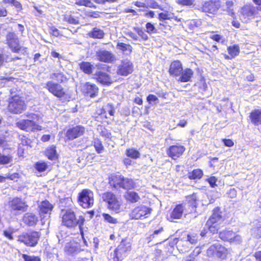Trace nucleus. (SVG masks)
Wrapping results in <instances>:
<instances>
[{
    "label": "nucleus",
    "instance_id": "f257e3e1",
    "mask_svg": "<svg viewBox=\"0 0 261 261\" xmlns=\"http://www.w3.org/2000/svg\"><path fill=\"white\" fill-rule=\"evenodd\" d=\"M62 223L67 227H74L79 226L82 231V226L85 222L84 218L82 216L76 217L75 215L71 210H62Z\"/></svg>",
    "mask_w": 261,
    "mask_h": 261
},
{
    "label": "nucleus",
    "instance_id": "f03ea898",
    "mask_svg": "<svg viewBox=\"0 0 261 261\" xmlns=\"http://www.w3.org/2000/svg\"><path fill=\"white\" fill-rule=\"evenodd\" d=\"M209 261H222L227 255L226 248L219 243L210 246L206 251Z\"/></svg>",
    "mask_w": 261,
    "mask_h": 261
},
{
    "label": "nucleus",
    "instance_id": "7ed1b4c3",
    "mask_svg": "<svg viewBox=\"0 0 261 261\" xmlns=\"http://www.w3.org/2000/svg\"><path fill=\"white\" fill-rule=\"evenodd\" d=\"M101 197L103 201L107 203V207L117 213L121 210V202L116 196L111 192H107L102 194Z\"/></svg>",
    "mask_w": 261,
    "mask_h": 261
},
{
    "label": "nucleus",
    "instance_id": "20e7f679",
    "mask_svg": "<svg viewBox=\"0 0 261 261\" xmlns=\"http://www.w3.org/2000/svg\"><path fill=\"white\" fill-rule=\"evenodd\" d=\"M111 184L115 188H121L127 190L135 187V183L132 179L119 175L112 177Z\"/></svg>",
    "mask_w": 261,
    "mask_h": 261
},
{
    "label": "nucleus",
    "instance_id": "39448f33",
    "mask_svg": "<svg viewBox=\"0 0 261 261\" xmlns=\"http://www.w3.org/2000/svg\"><path fill=\"white\" fill-rule=\"evenodd\" d=\"M78 203L84 208H89L94 204V194L88 189L83 190L78 196Z\"/></svg>",
    "mask_w": 261,
    "mask_h": 261
},
{
    "label": "nucleus",
    "instance_id": "423d86ee",
    "mask_svg": "<svg viewBox=\"0 0 261 261\" xmlns=\"http://www.w3.org/2000/svg\"><path fill=\"white\" fill-rule=\"evenodd\" d=\"M130 249L131 245L130 242L126 240H123L113 253H111V257L114 261L121 260Z\"/></svg>",
    "mask_w": 261,
    "mask_h": 261
},
{
    "label": "nucleus",
    "instance_id": "0eeeda50",
    "mask_svg": "<svg viewBox=\"0 0 261 261\" xmlns=\"http://www.w3.org/2000/svg\"><path fill=\"white\" fill-rule=\"evenodd\" d=\"M8 207L11 212H14L17 215L26 212L29 206L24 200L18 197H15L9 201Z\"/></svg>",
    "mask_w": 261,
    "mask_h": 261
},
{
    "label": "nucleus",
    "instance_id": "6e6552de",
    "mask_svg": "<svg viewBox=\"0 0 261 261\" xmlns=\"http://www.w3.org/2000/svg\"><path fill=\"white\" fill-rule=\"evenodd\" d=\"M26 105L23 99L18 95H15L9 99L8 110L14 114L21 113L25 109Z\"/></svg>",
    "mask_w": 261,
    "mask_h": 261
},
{
    "label": "nucleus",
    "instance_id": "1a4fd4ad",
    "mask_svg": "<svg viewBox=\"0 0 261 261\" xmlns=\"http://www.w3.org/2000/svg\"><path fill=\"white\" fill-rule=\"evenodd\" d=\"M40 234L39 232L32 231L19 236L18 241L29 247H35L38 243Z\"/></svg>",
    "mask_w": 261,
    "mask_h": 261
},
{
    "label": "nucleus",
    "instance_id": "9d476101",
    "mask_svg": "<svg viewBox=\"0 0 261 261\" xmlns=\"http://www.w3.org/2000/svg\"><path fill=\"white\" fill-rule=\"evenodd\" d=\"M152 210L144 205H140L135 207L132 211L130 216L134 219H142L147 218Z\"/></svg>",
    "mask_w": 261,
    "mask_h": 261
},
{
    "label": "nucleus",
    "instance_id": "9b49d317",
    "mask_svg": "<svg viewBox=\"0 0 261 261\" xmlns=\"http://www.w3.org/2000/svg\"><path fill=\"white\" fill-rule=\"evenodd\" d=\"M44 87L57 97L61 98L66 94L64 88L59 84L56 83L53 81L47 82Z\"/></svg>",
    "mask_w": 261,
    "mask_h": 261
},
{
    "label": "nucleus",
    "instance_id": "f8f14e48",
    "mask_svg": "<svg viewBox=\"0 0 261 261\" xmlns=\"http://www.w3.org/2000/svg\"><path fill=\"white\" fill-rule=\"evenodd\" d=\"M219 237L223 241H229L235 244H240L242 242L241 236L229 230L221 231L219 233Z\"/></svg>",
    "mask_w": 261,
    "mask_h": 261
},
{
    "label": "nucleus",
    "instance_id": "ddd939ff",
    "mask_svg": "<svg viewBox=\"0 0 261 261\" xmlns=\"http://www.w3.org/2000/svg\"><path fill=\"white\" fill-rule=\"evenodd\" d=\"M221 7V3L217 0H210L205 2L201 7L203 12L215 14Z\"/></svg>",
    "mask_w": 261,
    "mask_h": 261
},
{
    "label": "nucleus",
    "instance_id": "4468645a",
    "mask_svg": "<svg viewBox=\"0 0 261 261\" xmlns=\"http://www.w3.org/2000/svg\"><path fill=\"white\" fill-rule=\"evenodd\" d=\"M16 125L20 129L28 132L34 131L36 129H40V126L36 123V122H33L29 119H21L18 121Z\"/></svg>",
    "mask_w": 261,
    "mask_h": 261
},
{
    "label": "nucleus",
    "instance_id": "2eb2a0df",
    "mask_svg": "<svg viewBox=\"0 0 261 261\" xmlns=\"http://www.w3.org/2000/svg\"><path fill=\"white\" fill-rule=\"evenodd\" d=\"M95 56L98 61L106 63H111L115 60L114 55L111 51L103 49L97 50Z\"/></svg>",
    "mask_w": 261,
    "mask_h": 261
},
{
    "label": "nucleus",
    "instance_id": "dca6fc26",
    "mask_svg": "<svg viewBox=\"0 0 261 261\" xmlns=\"http://www.w3.org/2000/svg\"><path fill=\"white\" fill-rule=\"evenodd\" d=\"M133 68V65L129 60L127 59L124 60L118 66L117 73L120 75L127 76L128 74L132 73Z\"/></svg>",
    "mask_w": 261,
    "mask_h": 261
},
{
    "label": "nucleus",
    "instance_id": "f3484780",
    "mask_svg": "<svg viewBox=\"0 0 261 261\" xmlns=\"http://www.w3.org/2000/svg\"><path fill=\"white\" fill-rule=\"evenodd\" d=\"M85 128L81 125H77L67 130L66 137L68 140H73L83 135Z\"/></svg>",
    "mask_w": 261,
    "mask_h": 261
},
{
    "label": "nucleus",
    "instance_id": "a211bd4d",
    "mask_svg": "<svg viewBox=\"0 0 261 261\" xmlns=\"http://www.w3.org/2000/svg\"><path fill=\"white\" fill-rule=\"evenodd\" d=\"M81 90L87 95L93 97L97 94L98 88L95 84L87 82L82 84Z\"/></svg>",
    "mask_w": 261,
    "mask_h": 261
},
{
    "label": "nucleus",
    "instance_id": "6ab92c4d",
    "mask_svg": "<svg viewBox=\"0 0 261 261\" xmlns=\"http://www.w3.org/2000/svg\"><path fill=\"white\" fill-rule=\"evenodd\" d=\"M185 150L184 146L181 145L171 146L168 151V155L173 159L175 160L180 156Z\"/></svg>",
    "mask_w": 261,
    "mask_h": 261
},
{
    "label": "nucleus",
    "instance_id": "aec40b11",
    "mask_svg": "<svg viewBox=\"0 0 261 261\" xmlns=\"http://www.w3.org/2000/svg\"><path fill=\"white\" fill-rule=\"evenodd\" d=\"M94 76V78L103 85H109L112 82L109 75L106 72L98 71L95 73Z\"/></svg>",
    "mask_w": 261,
    "mask_h": 261
},
{
    "label": "nucleus",
    "instance_id": "412c9836",
    "mask_svg": "<svg viewBox=\"0 0 261 261\" xmlns=\"http://www.w3.org/2000/svg\"><path fill=\"white\" fill-rule=\"evenodd\" d=\"M81 251L79 244L76 243H67L65 247V251L67 255H74Z\"/></svg>",
    "mask_w": 261,
    "mask_h": 261
},
{
    "label": "nucleus",
    "instance_id": "4be33fe9",
    "mask_svg": "<svg viewBox=\"0 0 261 261\" xmlns=\"http://www.w3.org/2000/svg\"><path fill=\"white\" fill-rule=\"evenodd\" d=\"M18 42V38L15 35L11 34L8 36V45L14 52H18L20 49Z\"/></svg>",
    "mask_w": 261,
    "mask_h": 261
},
{
    "label": "nucleus",
    "instance_id": "5701e85b",
    "mask_svg": "<svg viewBox=\"0 0 261 261\" xmlns=\"http://www.w3.org/2000/svg\"><path fill=\"white\" fill-rule=\"evenodd\" d=\"M23 222L30 226H33L38 222V218L37 216L32 213H27L24 214L23 217Z\"/></svg>",
    "mask_w": 261,
    "mask_h": 261
},
{
    "label": "nucleus",
    "instance_id": "b1692460",
    "mask_svg": "<svg viewBox=\"0 0 261 261\" xmlns=\"http://www.w3.org/2000/svg\"><path fill=\"white\" fill-rule=\"evenodd\" d=\"M182 71V65L179 61H175L171 64L169 71L171 75L174 76L179 75Z\"/></svg>",
    "mask_w": 261,
    "mask_h": 261
},
{
    "label": "nucleus",
    "instance_id": "393cba45",
    "mask_svg": "<svg viewBox=\"0 0 261 261\" xmlns=\"http://www.w3.org/2000/svg\"><path fill=\"white\" fill-rule=\"evenodd\" d=\"M53 208V206L48 201H43L39 205V212L40 217L43 214H50Z\"/></svg>",
    "mask_w": 261,
    "mask_h": 261
},
{
    "label": "nucleus",
    "instance_id": "a878e982",
    "mask_svg": "<svg viewBox=\"0 0 261 261\" xmlns=\"http://www.w3.org/2000/svg\"><path fill=\"white\" fill-rule=\"evenodd\" d=\"M222 220L221 212L220 209L216 208L213 210V213L210 217L209 219L207 221L208 224L211 222H214L217 223H220Z\"/></svg>",
    "mask_w": 261,
    "mask_h": 261
},
{
    "label": "nucleus",
    "instance_id": "bb28decb",
    "mask_svg": "<svg viewBox=\"0 0 261 261\" xmlns=\"http://www.w3.org/2000/svg\"><path fill=\"white\" fill-rule=\"evenodd\" d=\"M180 74L181 76L178 81L181 82H187L190 81L193 75V71L190 68H186L184 70H182Z\"/></svg>",
    "mask_w": 261,
    "mask_h": 261
},
{
    "label": "nucleus",
    "instance_id": "cd10ccee",
    "mask_svg": "<svg viewBox=\"0 0 261 261\" xmlns=\"http://www.w3.org/2000/svg\"><path fill=\"white\" fill-rule=\"evenodd\" d=\"M251 122L255 125L261 123V111L255 110L250 114Z\"/></svg>",
    "mask_w": 261,
    "mask_h": 261
},
{
    "label": "nucleus",
    "instance_id": "c85d7f7f",
    "mask_svg": "<svg viewBox=\"0 0 261 261\" xmlns=\"http://www.w3.org/2000/svg\"><path fill=\"white\" fill-rule=\"evenodd\" d=\"M125 198L127 201L131 203L137 202L140 199L138 194L134 191L127 192L125 195Z\"/></svg>",
    "mask_w": 261,
    "mask_h": 261
},
{
    "label": "nucleus",
    "instance_id": "c756f323",
    "mask_svg": "<svg viewBox=\"0 0 261 261\" xmlns=\"http://www.w3.org/2000/svg\"><path fill=\"white\" fill-rule=\"evenodd\" d=\"M255 11L256 9L253 6L247 5L242 8L241 13L246 17H250L254 14Z\"/></svg>",
    "mask_w": 261,
    "mask_h": 261
},
{
    "label": "nucleus",
    "instance_id": "7c9ffc66",
    "mask_svg": "<svg viewBox=\"0 0 261 261\" xmlns=\"http://www.w3.org/2000/svg\"><path fill=\"white\" fill-rule=\"evenodd\" d=\"M80 68L86 74H91L92 71L95 69L93 65L87 62H82L80 64Z\"/></svg>",
    "mask_w": 261,
    "mask_h": 261
},
{
    "label": "nucleus",
    "instance_id": "2f4dec72",
    "mask_svg": "<svg viewBox=\"0 0 261 261\" xmlns=\"http://www.w3.org/2000/svg\"><path fill=\"white\" fill-rule=\"evenodd\" d=\"M230 57L228 56H226V59H232L238 56L240 53V47L238 45H234L228 47L227 48Z\"/></svg>",
    "mask_w": 261,
    "mask_h": 261
},
{
    "label": "nucleus",
    "instance_id": "473e14b6",
    "mask_svg": "<svg viewBox=\"0 0 261 261\" xmlns=\"http://www.w3.org/2000/svg\"><path fill=\"white\" fill-rule=\"evenodd\" d=\"M184 212L182 204L177 205L172 211L171 217L174 219H179L181 217Z\"/></svg>",
    "mask_w": 261,
    "mask_h": 261
},
{
    "label": "nucleus",
    "instance_id": "72a5a7b5",
    "mask_svg": "<svg viewBox=\"0 0 261 261\" xmlns=\"http://www.w3.org/2000/svg\"><path fill=\"white\" fill-rule=\"evenodd\" d=\"M50 78L53 80L57 81L58 82L62 83L67 79L66 76L60 71H57L50 75Z\"/></svg>",
    "mask_w": 261,
    "mask_h": 261
},
{
    "label": "nucleus",
    "instance_id": "f704fd0d",
    "mask_svg": "<svg viewBox=\"0 0 261 261\" xmlns=\"http://www.w3.org/2000/svg\"><path fill=\"white\" fill-rule=\"evenodd\" d=\"M117 48L126 54H130L132 51V46L122 42H119L117 44Z\"/></svg>",
    "mask_w": 261,
    "mask_h": 261
},
{
    "label": "nucleus",
    "instance_id": "c9c22d12",
    "mask_svg": "<svg viewBox=\"0 0 261 261\" xmlns=\"http://www.w3.org/2000/svg\"><path fill=\"white\" fill-rule=\"evenodd\" d=\"M89 35L90 37L93 38L101 39L104 36L103 31L97 28H95L93 30L89 33Z\"/></svg>",
    "mask_w": 261,
    "mask_h": 261
},
{
    "label": "nucleus",
    "instance_id": "e433bc0d",
    "mask_svg": "<svg viewBox=\"0 0 261 261\" xmlns=\"http://www.w3.org/2000/svg\"><path fill=\"white\" fill-rule=\"evenodd\" d=\"M46 154L48 158L51 160H56L57 158V153L55 146L48 147L46 151Z\"/></svg>",
    "mask_w": 261,
    "mask_h": 261
},
{
    "label": "nucleus",
    "instance_id": "4c0bfd02",
    "mask_svg": "<svg viewBox=\"0 0 261 261\" xmlns=\"http://www.w3.org/2000/svg\"><path fill=\"white\" fill-rule=\"evenodd\" d=\"M205 227L213 234L217 233L220 228L219 223L211 222L208 224L207 221L205 224Z\"/></svg>",
    "mask_w": 261,
    "mask_h": 261
},
{
    "label": "nucleus",
    "instance_id": "58836bf2",
    "mask_svg": "<svg viewBox=\"0 0 261 261\" xmlns=\"http://www.w3.org/2000/svg\"><path fill=\"white\" fill-rule=\"evenodd\" d=\"M125 154L127 156L133 159H137L140 156V153L139 151L133 148L126 149Z\"/></svg>",
    "mask_w": 261,
    "mask_h": 261
},
{
    "label": "nucleus",
    "instance_id": "ea45409f",
    "mask_svg": "<svg viewBox=\"0 0 261 261\" xmlns=\"http://www.w3.org/2000/svg\"><path fill=\"white\" fill-rule=\"evenodd\" d=\"M101 215L103 218L104 221L107 223L111 224H116L118 223L116 218L113 217L109 214L102 213Z\"/></svg>",
    "mask_w": 261,
    "mask_h": 261
},
{
    "label": "nucleus",
    "instance_id": "a19ab883",
    "mask_svg": "<svg viewBox=\"0 0 261 261\" xmlns=\"http://www.w3.org/2000/svg\"><path fill=\"white\" fill-rule=\"evenodd\" d=\"M203 175L202 171L200 169L194 170L192 172L188 173V177L190 179H195L200 178Z\"/></svg>",
    "mask_w": 261,
    "mask_h": 261
},
{
    "label": "nucleus",
    "instance_id": "79ce46f5",
    "mask_svg": "<svg viewBox=\"0 0 261 261\" xmlns=\"http://www.w3.org/2000/svg\"><path fill=\"white\" fill-rule=\"evenodd\" d=\"M63 20L72 24H77L79 21L77 18L74 17L71 15L65 14L64 15Z\"/></svg>",
    "mask_w": 261,
    "mask_h": 261
},
{
    "label": "nucleus",
    "instance_id": "37998d69",
    "mask_svg": "<svg viewBox=\"0 0 261 261\" xmlns=\"http://www.w3.org/2000/svg\"><path fill=\"white\" fill-rule=\"evenodd\" d=\"M197 198L195 195H192L188 196L187 198V201L188 202V204L191 206L192 208L196 207L197 205Z\"/></svg>",
    "mask_w": 261,
    "mask_h": 261
},
{
    "label": "nucleus",
    "instance_id": "c03bdc74",
    "mask_svg": "<svg viewBox=\"0 0 261 261\" xmlns=\"http://www.w3.org/2000/svg\"><path fill=\"white\" fill-rule=\"evenodd\" d=\"M75 4L79 6H84L90 8L95 7L93 3L90 0H77L75 2Z\"/></svg>",
    "mask_w": 261,
    "mask_h": 261
},
{
    "label": "nucleus",
    "instance_id": "a18cd8bd",
    "mask_svg": "<svg viewBox=\"0 0 261 261\" xmlns=\"http://www.w3.org/2000/svg\"><path fill=\"white\" fill-rule=\"evenodd\" d=\"M233 7V2L232 1H227L225 5L223 6V10L227 11L229 15H232L234 13L232 7Z\"/></svg>",
    "mask_w": 261,
    "mask_h": 261
},
{
    "label": "nucleus",
    "instance_id": "49530a36",
    "mask_svg": "<svg viewBox=\"0 0 261 261\" xmlns=\"http://www.w3.org/2000/svg\"><path fill=\"white\" fill-rule=\"evenodd\" d=\"M36 169L39 172L44 171L47 168V165L45 162H38L35 164Z\"/></svg>",
    "mask_w": 261,
    "mask_h": 261
},
{
    "label": "nucleus",
    "instance_id": "de8ad7c7",
    "mask_svg": "<svg viewBox=\"0 0 261 261\" xmlns=\"http://www.w3.org/2000/svg\"><path fill=\"white\" fill-rule=\"evenodd\" d=\"M12 161V157L10 155H4L0 153V164H6Z\"/></svg>",
    "mask_w": 261,
    "mask_h": 261
},
{
    "label": "nucleus",
    "instance_id": "09e8293b",
    "mask_svg": "<svg viewBox=\"0 0 261 261\" xmlns=\"http://www.w3.org/2000/svg\"><path fill=\"white\" fill-rule=\"evenodd\" d=\"M201 252L200 249L199 248H196L192 252L189 256L187 257V259L186 261H194L195 258L196 256H197Z\"/></svg>",
    "mask_w": 261,
    "mask_h": 261
},
{
    "label": "nucleus",
    "instance_id": "8fccbe9b",
    "mask_svg": "<svg viewBox=\"0 0 261 261\" xmlns=\"http://www.w3.org/2000/svg\"><path fill=\"white\" fill-rule=\"evenodd\" d=\"M174 17L173 14L168 12L161 13L159 14V18L160 20L171 19Z\"/></svg>",
    "mask_w": 261,
    "mask_h": 261
},
{
    "label": "nucleus",
    "instance_id": "3c124183",
    "mask_svg": "<svg viewBox=\"0 0 261 261\" xmlns=\"http://www.w3.org/2000/svg\"><path fill=\"white\" fill-rule=\"evenodd\" d=\"M22 258L24 261H41L40 258L38 256H30L26 254H23Z\"/></svg>",
    "mask_w": 261,
    "mask_h": 261
},
{
    "label": "nucleus",
    "instance_id": "603ef678",
    "mask_svg": "<svg viewBox=\"0 0 261 261\" xmlns=\"http://www.w3.org/2000/svg\"><path fill=\"white\" fill-rule=\"evenodd\" d=\"M164 229L162 227H160L158 229L155 230L152 234L147 238L150 242L152 239H154L156 236L163 231Z\"/></svg>",
    "mask_w": 261,
    "mask_h": 261
},
{
    "label": "nucleus",
    "instance_id": "864d4df0",
    "mask_svg": "<svg viewBox=\"0 0 261 261\" xmlns=\"http://www.w3.org/2000/svg\"><path fill=\"white\" fill-rule=\"evenodd\" d=\"M105 109L111 116L114 115L115 111L112 105L108 103L105 106Z\"/></svg>",
    "mask_w": 261,
    "mask_h": 261
},
{
    "label": "nucleus",
    "instance_id": "5fc2aeb1",
    "mask_svg": "<svg viewBox=\"0 0 261 261\" xmlns=\"http://www.w3.org/2000/svg\"><path fill=\"white\" fill-rule=\"evenodd\" d=\"M253 234L257 238H261V226H258L252 229Z\"/></svg>",
    "mask_w": 261,
    "mask_h": 261
},
{
    "label": "nucleus",
    "instance_id": "6e6d98bb",
    "mask_svg": "<svg viewBox=\"0 0 261 261\" xmlns=\"http://www.w3.org/2000/svg\"><path fill=\"white\" fill-rule=\"evenodd\" d=\"M20 140L21 141L20 144L22 145H28L30 143V140L27 137L20 135L19 136Z\"/></svg>",
    "mask_w": 261,
    "mask_h": 261
},
{
    "label": "nucleus",
    "instance_id": "4d7b16f0",
    "mask_svg": "<svg viewBox=\"0 0 261 261\" xmlns=\"http://www.w3.org/2000/svg\"><path fill=\"white\" fill-rule=\"evenodd\" d=\"M27 116L28 118V119H29L31 121L33 120V122H36V124L37 123L38 120L39 119V116L37 115H36L35 114L32 113V114H29L27 115Z\"/></svg>",
    "mask_w": 261,
    "mask_h": 261
},
{
    "label": "nucleus",
    "instance_id": "13d9d810",
    "mask_svg": "<svg viewBox=\"0 0 261 261\" xmlns=\"http://www.w3.org/2000/svg\"><path fill=\"white\" fill-rule=\"evenodd\" d=\"M194 1V0H178V3L182 5L190 6Z\"/></svg>",
    "mask_w": 261,
    "mask_h": 261
},
{
    "label": "nucleus",
    "instance_id": "bf43d9fd",
    "mask_svg": "<svg viewBox=\"0 0 261 261\" xmlns=\"http://www.w3.org/2000/svg\"><path fill=\"white\" fill-rule=\"evenodd\" d=\"M146 28L147 29V31L149 33H151L155 30V28L153 24H152L150 22H148L146 24Z\"/></svg>",
    "mask_w": 261,
    "mask_h": 261
},
{
    "label": "nucleus",
    "instance_id": "052dcab7",
    "mask_svg": "<svg viewBox=\"0 0 261 261\" xmlns=\"http://www.w3.org/2000/svg\"><path fill=\"white\" fill-rule=\"evenodd\" d=\"M217 179L215 176H211L207 179V181L212 187H214L216 185Z\"/></svg>",
    "mask_w": 261,
    "mask_h": 261
},
{
    "label": "nucleus",
    "instance_id": "680f3d73",
    "mask_svg": "<svg viewBox=\"0 0 261 261\" xmlns=\"http://www.w3.org/2000/svg\"><path fill=\"white\" fill-rule=\"evenodd\" d=\"M211 38L217 42L223 41V37L221 35L218 34L212 35L211 36Z\"/></svg>",
    "mask_w": 261,
    "mask_h": 261
},
{
    "label": "nucleus",
    "instance_id": "e2e57ef3",
    "mask_svg": "<svg viewBox=\"0 0 261 261\" xmlns=\"http://www.w3.org/2000/svg\"><path fill=\"white\" fill-rule=\"evenodd\" d=\"M137 33L138 35L140 36L143 40H146L148 39L147 35L144 33L143 30L138 29Z\"/></svg>",
    "mask_w": 261,
    "mask_h": 261
},
{
    "label": "nucleus",
    "instance_id": "0e129e2a",
    "mask_svg": "<svg viewBox=\"0 0 261 261\" xmlns=\"http://www.w3.org/2000/svg\"><path fill=\"white\" fill-rule=\"evenodd\" d=\"M50 33L55 36H58L60 34L59 31L55 27H52L50 28Z\"/></svg>",
    "mask_w": 261,
    "mask_h": 261
},
{
    "label": "nucleus",
    "instance_id": "69168bd1",
    "mask_svg": "<svg viewBox=\"0 0 261 261\" xmlns=\"http://www.w3.org/2000/svg\"><path fill=\"white\" fill-rule=\"evenodd\" d=\"M222 141L224 143V145L227 147H231L234 144L233 142L230 139H224L222 140Z\"/></svg>",
    "mask_w": 261,
    "mask_h": 261
},
{
    "label": "nucleus",
    "instance_id": "338daca9",
    "mask_svg": "<svg viewBox=\"0 0 261 261\" xmlns=\"http://www.w3.org/2000/svg\"><path fill=\"white\" fill-rule=\"evenodd\" d=\"M147 100L149 102H151V101H155L158 100V98L154 95L149 94L147 97Z\"/></svg>",
    "mask_w": 261,
    "mask_h": 261
},
{
    "label": "nucleus",
    "instance_id": "774afa93",
    "mask_svg": "<svg viewBox=\"0 0 261 261\" xmlns=\"http://www.w3.org/2000/svg\"><path fill=\"white\" fill-rule=\"evenodd\" d=\"M255 261H261V251L255 253Z\"/></svg>",
    "mask_w": 261,
    "mask_h": 261
}]
</instances>
